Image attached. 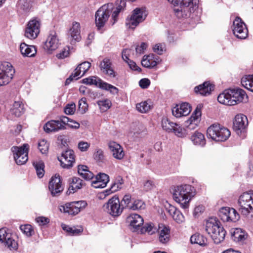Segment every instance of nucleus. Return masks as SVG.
Instances as JSON below:
<instances>
[{"instance_id":"42","label":"nucleus","mask_w":253,"mask_h":253,"mask_svg":"<svg viewBox=\"0 0 253 253\" xmlns=\"http://www.w3.org/2000/svg\"><path fill=\"white\" fill-rule=\"evenodd\" d=\"M241 84L247 89L253 92V75L243 78L241 80Z\"/></svg>"},{"instance_id":"37","label":"nucleus","mask_w":253,"mask_h":253,"mask_svg":"<svg viewBox=\"0 0 253 253\" xmlns=\"http://www.w3.org/2000/svg\"><path fill=\"white\" fill-rule=\"evenodd\" d=\"M78 171L79 174L86 180H89L93 178V174L88 169V168L86 166H79Z\"/></svg>"},{"instance_id":"2","label":"nucleus","mask_w":253,"mask_h":253,"mask_svg":"<svg viewBox=\"0 0 253 253\" xmlns=\"http://www.w3.org/2000/svg\"><path fill=\"white\" fill-rule=\"evenodd\" d=\"M195 194L196 190L194 187L189 184H183L174 187L173 197L182 208L187 209L189 207V202Z\"/></svg>"},{"instance_id":"17","label":"nucleus","mask_w":253,"mask_h":253,"mask_svg":"<svg viewBox=\"0 0 253 253\" xmlns=\"http://www.w3.org/2000/svg\"><path fill=\"white\" fill-rule=\"evenodd\" d=\"M59 45V41L57 34L52 31L50 32L44 42L43 48L48 53H51L58 47Z\"/></svg>"},{"instance_id":"18","label":"nucleus","mask_w":253,"mask_h":253,"mask_svg":"<svg viewBox=\"0 0 253 253\" xmlns=\"http://www.w3.org/2000/svg\"><path fill=\"white\" fill-rule=\"evenodd\" d=\"M68 39L72 44L81 41V26L79 22L72 23L68 33Z\"/></svg>"},{"instance_id":"55","label":"nucleus","mask_w":253,"mask_h":253,"mask_svg":"<svg viewBox=\"0 0 253 253\" xmlns=\"http://www.w3.org/2000/svg\"><path fill=\"white\" fill-rule=\"evenodd\" d=\"M48 147L49 144L47 143L46 140L43 139L39 141L38 148L42 154H46L48 150Z\"/></svg>"},{"instance_id":"20","label":"nucleus","mask_w":253,"mask_h":253,"mask_svg":"<svg viewBox=\"0 0 253 253\" xmlns=\"http://www.w3.org/2000/svg\"><path fill=\"white\" fill-rule=\"evenodd\" d=\"M48 187L53 196H57L63 191V187L61 185V178L59 175L55 174L51 177Z\"/></svg>"},{"instance_id":"45","label":"nucleus","mask_w":253,"mask_h":253,"mask_svg":"<svg viewBox=\"0 0 253 253\" xmlns=\"http://www.w3.org/2000/svg\"><path fill=\"white\" fill-rule=\"evenodd\" d=\"M124 183V180L121 177L117 178L114 182L112 184L110 188L106 192L110 191V193L116 192L122 188V185Z\"/></svg>"},{"instance_id":"22","label":"nucleus","mask_w":253,"mask_h":253,"mask_svg":"<svg viewBox=\"0 0 253 253\" xmlns=\"http://www.w3.org/2000/svg\"><path fill=\"white\" fill-rule=\"evenodd\" d=\"M191 111V106L187 103L177 104L172 109V115L176 118H180L189 115Z\"/></svg>"},{"instance_id":"7","label":"nucleus","mask_w":253,"mask_h":253,"mask_svg":"<svg viewBox=\"0 0 253 253\" xmlns=\"http://www.w3.org/2000/svg\"><path fill=\"white\" fill-rule=\"evenodd\" d=\"M146 14L143 8H136L132 11V14L126 19V25L128 29H134L140 23L146 18Z\"/></svg>"},{"instance_id":"5","label":"nucleus","mask_w":253,"mask_h":253,"mask_svg":"<svg viewBox=\"0 0 253 253\" xmlns=\"http://www.w3.org/2000/svg\"><path fill=\"white\" fill-rule=\"evenodd\" d=\"M206 231L216 244L220 243L225 239L226 231L216 217H210L207 220Z\"/></svg>"},{"instance_id":"30","label":"nucleus","mask_w":253,"mask_h":253,"mask_svg":"<svg viewBox=\"0 0 253 253\" xmlns=\"http://www.w3.org/2000/svg\"><path fill=\"white\" fill-rule=\"evenodd\" d=\"M90 66V63L87 61H85L80 64L75 70L74 77L76 78V79H79L82 77L88 70Z\"/></svg>"},{"instance_id":"6","label":"nucleus","mask_w":253,"mask_h":253,"mask_svg":"<svg viewBox=\"0 0 253 253\" xmlns=\"http://www.w3.org/2000/svg\"><path fill=\"white\" fill-rule=\"evenodd\" d=\"M230 134L228 129L218 124L211 125L207 131V137L215 141H225L229 137Z\"/></svg>"},{"instance_id":"43","label":"nucleus","mask_w":253,"mask_h":253,"mask_svg":"<svg viewBox=\"0 0 253 253\" xmlns=\"http://www.w3.org/2000/svg\"><path fill=\"white\" fill-rule=\"evenodd\" d=\"M151 101H145L137 104L136 105V108L139 112L145 113L151 109Z\"/></svg>"},{"instance_id":"53","label":"nucleus","mask_w":253,"mask_h":253,"mask_svg":"<svg viewBox=\"0 0 253 253\" xmlns=\"http://www.w3.org/2000/svg\"><path fill=\"white\" fill-rule=\"evenodd\" d=\"M20 229L28 237L31 236L34 232L32 226L29 224L22 225Z\"/></svg>"},{"instance_id":"26","label":"nucleus","mask_w":253,"mask_h":253,"mask_svg":"<svg viewBox=\"0 0 253 253\" xmlns=\"http://www.w3.org/2000/svg\"><path fill=\"white\" fill-rule=\"evenodd\" d=\"M64 128L65 126L62 121L51 120L43 126L44 130L47 133L58 131Z\"/></svg>"},{"instance_id":"24","label":"nucleus","mask_w":253,"mask_h":253,"mask_svg":"<svg viewBox=\"0 0 253 253\" xmlns=\"http://www.w3.org/2000/svg\"><path fill=\"white\" fill-rule=\"evenodd\" d=\"M99 68L102 73L110 78H115L116 73L112 67V64L110 60L108 58H104L100 63Z\"/></svg>"},{"instance_id":"4","label":"nucleus","mask_w":253,"mask_h":253,"mask_svg":"<svg viewBox=\"0 0 253 253\" xmlns=\"http://www.w3.org/2000/svg\"><path fill=\"white\" fill-rule=\"evenodd\" d=\"M174 7L173 11L178 18H186L191 16L197 8V0H168Z\"/></svg>"},{"instance_id":"23","label":"nucleus","mask_w":253,"mask_h":253,"mask_svg":"<svg viewBox=\"0 0 253 253\" xmlns=\"http://www.w3.org/2000/svg\"><path fill=\"white\" fill-rule=\"evenodd\" d=\"M108 145L114 158L118 160L123 159L125 156V152L122 146L114 141L109 142Z\"/></svg>"},{"instance_id":"29","label":"nucleus","mask_w":253,"mask_h":253,"mask_svg":"<svg viewBox=\"0 0 253 253\" xmlns=\"http://www.w3.org/2000/svg\"><path fill=\"white\" fill-rule=\"evenodd\" d=\"M213 89V86L210 83L206 82L195 87L194 90L196 93H199L202 95L207 96L209 95L211 91Z\"/></svg>"},{"instance_id":"46","label":"nucleus","mask_w":253,"mask_h":253,"mask_svg":"<svg viewBox=\"0 0 253 253\" xmlns=\"http://www.w3.org/2000/svg\"><path fill=\"white\" fill-rule=\"evenodd\" d=\"M232 236L234 240L240 241L246 239L247 234L242 229L236 228L233 233Z\"/></svg>"},{"instance_id":"14","label":"nucleus","mask_w":253,"mask_h":253,"mask_svg":"<svg viewBox=\"0 0 253 253\" xmlns=\"http://www.w3.org/2000/svg\"><path fill=\"white\" fill-rule=\"evenodd\" d=\"M40 20L37 18L31 19L28 23L25 36L30 39H34L40 33Z\"/></svg>"},{"instance_id":"39","label":"nucleus","mask_w":253,"mask_h":253,"mask_svg":"<svg viewBox=\"0 0 253 253\" xmlns=\"http://www.w3.org/2000/svg\"><path fill=\"white\" fill-rule=\"evenodd\" d=\"M190 242L192 244H197L202 246L207 245V239L200 234H194L190 238Z\"/></svg>"},{"instance_id":"60","label":"nucleus","mask_w":253,"mask_h":253,"mask_svg":"<svg viewBox=\"0 0 253 253\" xmlns=\"http://www.w3.org/2000/svg\"><path fill=\"white\" fill-rule=\"evenodd\" d=\"M90 146V144L87 142L80 141L78 143V148L82 152L86 151Z\"/></svg>"},{"instance_id":"48","label":"nucleus","mask_w":253,"mask_h":253,"mask_svg":"<svg viewBox=\"0 0 253 253\" xmlns=\"http://www.w3.org/2000/svg\"><path fill=\"white\" fill-rule=\"evenodd\" d=\"M172 131L178 137H184L188 134V132H187L186 128H182L177 124H176V125H174V127H173V129H172Z\"/></svg>"},{"instance_id":"36","label":"nucleus","mask_w":253,"mask_h":253,"mask_svg":"<svg viewBox=\"0 0 253 253\" xmlns=\"http://www.w3.org/2000/svg\"><path fill=\"white\" fill-rule=\"evenodd\" d=\"M11 112L15 117L21 116L24 112V104L20 101H15L13 104Z\"/></svg>"},{"instance_id":"21","label":"nucleus","mask_w":253,"mask_h":253,"mask_svg":"<svg viewBox=\"0 0 253 253\" xmlns=\"http://www.w3.org/2000/svg\"><path fill=\"white\" fill-rule=\"evenodd\" d=\"M201 116V112L200 110L196 108L191 117L185 122V126L186 129H187V132L188 130H193L197 127L200 121Z\"/></svg>"},{"instance_id":"54","label":"nucleus","mask_w":253,"mask_h":253,"mask_svg":"<svg viewBox=\"0 0 253 253\" xmlns=\"http://www.w3.org/2000/svg\"><path fill=\"white\" fill-rule=\"evenodd\" d=\"M62 121L63 123V125L67 124L68 126L71 128H78L80 127L79 123L75 121L70 120V119L68 117H63L62 119Z\"/></svg>"},{"instance_id":"58","label":"nucleus","mask_w":253,"mask_h":253,"mask_svg":"<svg viewBox=\"0 0 253 253\" xmlns=\"http://www.w3.org/2000/svg\"><path fill=\"white\" fill-rule=\"evenodd\" d=\"M76 110V105L74 103L68 104L64 109L65 113L67 115L73 114Z\"/></svg>"},{"instance_id":"50","label":"nucleus","mask_w":253,"mask_h":253,"mask_svg":"<svg viewBox=\"0 0 253 253\" xmlns=\"http://www.w3.org/2000/svg\"><path fill=\"white\" fill-rule=\"evenodd\" d=\"M145 207V205L141 200H136L133 201L131 204V207H129V209L132 210H138L144 209Z\"/></svg>"},{"instance_id":"61","label":"nucleus","mask_w":253,"mask_h":253,"mask_svg":"<svg viewBox=\"0 0 253 253\" xmlns=\"http://www.w3.org/2000/svg\"><path fill=\"white\" fill-rule=\"evenodd\" d=\"M139 84L142 88H147L150 84V81L147 78L142 79L140 80Z\"/></svg>"},{"instance_id":"11","label":"nucleus","mask_w":253,"mask_h":253,"mask_svg":"<svg viewBox=\"0 0 253 253\" xmlns=\"http://www.w3.org/2000/svg\"><path fill=\"white\" fill-rule=\"evenodd\" d=\"M14 73V70L10 63L4 62L1 63L0 65V86L8 84Z\"/></svg>"},{"instance_id":"41","label":"nucleus","mask_w":253,"mask_h":253,"mask_svg":"<svg viewBox=\"0 0 253 253\" xmlns=\"http://www.w3.org/2000/svg\"><path fill=\"white\" fill-rule=\"evenodd\" d=\"M61 227L62 229L66 231L69 235H78L83 231L82 227L77 228L75 227H70L65 224H62Z\"/></svg>"},{"instance_id":"25","label":"nucleus","mask_w":253,"mask_h":253,"mask_svg":"<svg viewBox=\"0 0 253 253\" xmlns=\"http://www.w3.org/2000/svg\"><path fill=\"white\" fill-rule=\"evenodd\" d=\"M158 240L162 244L167 243L170 238V228L163 224H159L157 230Z\"/></svg>"},{"instance_id":"34","label":"nucleus","mask_w":253,"mask_h":253,"mask_svg":"<svg viewBox=\"0 0 253 253\" xmlns=\"http://www.w3.org/2000/svg\"><path fill=\"white\" fill-rule=\"evenodd\" d=\"M156 60L153 54L144 55L141 60V64L144 67L152 68L157 65Z\"/></svg>"},{"instance_id":"63","label":"nucleus","mask_w":253,"mask_h":253,"mask_svg":"<svg viewBox=\"0 0 253 253\" xmlns=\"http://www.w3.org/2000/svg\"><path fill=\"white\" fill-rule=\"evenodd\" d=\"M111 84L99 79L98 86L101 89L108 91Z\"/></svg>"},{"instance_id":"33","label":"nucleus","mask_w":253,"mask_h":253,"mask_svg":"<svg viewBox=\"0 0 253 253\" xmlns=\"http://www.w3.org/2000/svg\"><path fill=\"white\" fill-rule=\"evenodd\" d=\"M130 225L135 230L140 227L143 223V218L138 214H132L128 217Z\"/></svg>"},{"instance_id":"13","label":"nucleus","mask_w":253,"mask_h":253,"mask_svg":"<svg viewBox=\"0 0 253 253\" xmlns=\"http://www.w3.org/2000/svg\"><path fill=\"white\" fill-rule=\"evenodd\" d=\"M233 34L237 38L245 39L247 37L248 30L245 24L240 17H236L233 21Z\"/></svg>"},{"instance_id":"28","label":"nucleus","mask_w":253,"mask_h":253,"mask_svg":"<svg viewBox=\"0 0 253 253\" xmlns=\"http://www.w3.org/2000/svg\"><path fill=\"white\" fill-rule=\"evenodd\" d=\"M109 181V176L105 173H100L96 175L91 182V185L95 188L105 187Z\"/></svg>"},{"instance_id":"9","label":"nucleus","mask_w":253,"mask_h":253,"mask_svg":"<svg viewBox=\"0 0 253 253\" xmlns=\"http://www.w3.org/2000/svg\"><path fill=\"white\" fill-rule=\"evenodd\" d=\"M103 210L113 216H119L123 212L120 201L117 196L110 199L103 206Z\"/></svg>"},{"instance_id":"51","label":"nucleus","mask_w":253,"mask_h":253,"mask_svg":"<svg viewBox=\"0 0 253 253\" xmlns=\"http://www.w3.org/2000/svg\"><path fill=\"white\" fill-rule=\"evenodd\" d=\"M121 206L123 208V210L125 208L129 209V207H131V196L129 194L125 195L122 201L120 202Z\"/></svg>"},{"instance_id":"15","label":"nucleus","mask_w":253,"mask_h":253,"mask_svg":"<svg viewBox=\"0 0 253 253\" xmlns=\"http://www.w3.org/2000/svg\"><path fill=\"white\" fill-rule=\"evenodd\" d=\"M221 219L224 222H236L240 218V215L233 208L229 207L222 208L219 212Z\"/></svg>"},{"instance_id":"10","label":"nucleus","mask_w":253,"mask_h":253,"mask_svg":"<svg viewBox=\"0 0 253 253\" xmlns=\"http://www.w3.org/2000/svg\"><path fill=\"white\" fill-rule=\"evenodd\" d=\"M238 202L244 215H247L253 211V193H244L240 196Z\"/></svg>"},{"instance_id":"16","label":"nucleus","mask_w":253,"mask_h":253,"mask_svg":"<svg viewBox=\"0 0 253 253\" xmlns=\"http://www.w3.org/2000/svg\"><path fill=\"white\" fill-rule=\"evenodd\" d=\"M11 236V234L8 233L5 228L0 229V241L10 250H16L18 248V244Z\"/></svg>"},{"instance_id":"64","label":"nucleus","mask_w":253,"mask_h":253,"mask_svg":"<svg viewBox=\"0 0 253 253\" xmlns=\"http://www.w3.org/2000/svg\"><path fill=\"white\" fill-rule=\"evenodd\" d=\"M126 62L128 64L129 67H130V68L131 69L134 70V71H137L138 72L141 71V68H139L138 66H137L136 63L134 62H133V61L129 59Z\"/></svg>"},{"instance_id":"59","label":"nucleus","mask_w":253,"mask_h":253,"mask_svg":"<svg viewBox=\"0 0 253 253\" xmlns=\"http://www.w3.org/2000/svg\"><path fill=\"white\" fill-rule=\"evenodd\" d=\"M94 159L99 162L103 161L104 159V152L102 150L99 149L96 150L94 154Z\"/></svg>"},{"instance_id":"1","label":"nucleus","mask_w":253,"mask_h":253,"mask_svg":"<svg viewBox=\"0 0 253 253\" xmlns=\"http://www.w3.org/2000/svg\"><path fill=\"white\" fill-rule=\"evenodd\" d=\"M126 6L124 0H117L115 4L108 3L100 7L95 13V22L98 29L104 26L112 13L111 22L114 25L118 21L119 13Z\"/></svg>"},{"instance_id":"31","label":"nucleus","mask_w":253,"mask_h":253,"mask_svg":"<svg viewBox=\"0 0 253 253\" xmlns=\"http://www.w3.org/2000/svg\"><path fill=\"white\" fill-rule=\"evenodd\" d=\"M20 50L24 56L34 57L37 53L36 48L34 46L28 45L24 42L21 43Z\"/></svg>"},{"instance_id":"8","label":"nucleus","mask_w":253,"mask_h":253,"mask_svg":"<svg viewBox=\"0 0 253 253\" xmlns=\"http://www.w3.org/2000/svg\"><path fill=\"white\" fill-rule=\"evenodd\" d=\"M86 206L87 203L84 201H75L67 203L63 206H61L60 210L61 211L67 213L69 215H75L84 209Z\"/></svg>"},{"instance_id":"57","label":"nucleus","mask_w":253,"mask_h":253,"mask_svg":"<svg viewBox=\"0 0 253 253\" xmlns=\"http://www.w3.org/2000/svg\"><path fill=\"white\" fill-rule=\"evenodd\" d=\"M98 82L99 79L97 80L95 77L85 78L82 81V82L84 84L90 85L94 84L96 85H98Z\"/></svg>"},{"instance_id":"32","label":"nucleus","mask_w":253,"mask_h":253,"mask_svg":"<svg viewBox=\"0 0 253 253\" xmlns=\"http://www.w3.org/2000/svg\"><path fill=\"white\" fill-rule=\"evenodd\" d=\"M168 212L177 223H181L184 221V217L182 213L173 206H170Z\"/></svg>"},{"instance_id":"52","label":"nucleus","mask_w":253,"mask_h":253,"mask_svg":"<svg viewBox=\"0 0 253 253\" xmlns=\"http://www.w3.org/2000/svg\"><path fill=\"white\" fill-rule=\"evenodd\" d=\"M88 109V105L86 99L83 97L79 101V110L82 114L85 113Z\"/></svg>"},{"instance_id":"44","label":"nucleus","mask_w":253,"mask_h":253,"mask_svg":"<svg viewBox=\"0 0 253 253\" xmlns=\"http://www.w3.org/2000/svg\"><path fill=\"white\" fill-rule=\"evenodd\" d=\"M158 229L155 227L152 223H148L145 224L141 229V233L142 234L148 233L149 235H152L156 233Z\"/></svg>"},{"instance_id":"35","label":"nucleus","mask_w":253,"mask_h":253,"mask_svg":"<svg viewBox=\"0 0 253 253\" xmlns=\"http://www.w3.org/2000/svg\"><path fill=\"white\" fill-rule=\"evenodd\" d=\"M84 185L83 180L79 177H73L72 178L70 185L69 187L68 190L70 193H74L78 190L81 189Z\"/></svg>"},{"instance_id":"62","label":"nucleus","mask_w":253,"mask_h":253,"mask_svg":"<svg viewBox=\"0 0 253 253\" xmlns=\"http://www.w3.org/2000/svg\"><path fill=\"white\" fill-rule=\"evenodd\" d=\"M69 54V48H65L59 53L57 54L56 56L59 59H63L68 56Z\"/></svg>"},{"instance_id":"38","label":"nucleus","mask_w":253,"mask_h":253,"mask_svg":"<svg viewBox=\"0 0 253 253\" xmlns=\"http://www.w3.org/2000/svg\"><path fill=\"white\" fill-rule=\"evenodd\" d=\"M191 139L195 145L204 146L206 144V139L204 134L199 132H195L191 136Z\"/></svg>"},{"instance_id":"47","label":"nucleus","mask_w":253,"mask_h":253,"mask_svg":"<svg viewBox=\"0 0 253 253\" xmlns=\"http://www.w3.org/2000/svg\"><path fill=\"white\" fill-rule=\"evenodd\" d=\"M176 123H173L167 118H163L162 120V126L164 129L168 132H172Z\"/></svg>"},{"instance_id":"3","label":"nucleus","mask_w":253,"mask_h":253,"mask_svg":"<svg viewBox=\"0 0 253 253\" xmlns=\"http://www.w3.org/2000/svg\"><path fill=\"white\" fill-rule=\"evenodd\" d=\"M247 99V95L245 91L241 88L225 90L217 97V100L220 103L228 106L235 105L246 101Z\"/></svg>"},{"instance_id":"27","label":"nucleus","mask_w":253,"mask_h":253,"mask_svg":"<svg viewBox=\"0 0 253 253\" xmlns=\"http://www.w3.org/2000/svg\"><path fill=\"white\" fill-rule=\"evenodd\" d=\"M248 125V119L245 115L240 114L235 116L233 122V127L235 130H242L245 129Z\"/></svg>"},{"instance_id":"56","label":"nucleus","mask_w":253,"mask_h":253,"mask_svg":"<svg viewBox=\"0 0 253 253\" xmlns=\"http://www.w3.org/2000/svg\"><path fill=\"white\" fill-rule=\"evenodd\" d=\"M97 104L100 109L104 110L108 109L111 106V102L108 99L99 100L97 102Z\"/></svg>"},{"instance_id":"49","label":"nucleus","mask_w":253,"mask_h":253,"mask_svg":"<svg viewBox=\"0 0 253 253\" xmlns=\"http://www.w3.org/2000/svg\"><path fill=\"white\" fill-rule=\"evenodd\" d=\"M32 3V0H20L19 6L24 11H28L31 8Z\"/></svg>"},{"instance_id":"40","label":"nucleus","mask_w":253,"mask_h":253,"mask_svg":"<svg viewBox=\"0 0 253 253\" xmlns=\"http://www.w3.org/2000/svg\"><path fill=\"white\" fill-rule=\"evenodd\" d=\"M37 174L39 178H42L44 174V164L42 160L35 161L33 163Z\"/></svg>"},{"instance_id":"19","label":"nucleus","mask_w":253,"mask_h":253,"mask_svg":"<svg viewBox=\"0 0 253 253\" xmlns=\"http://www.w3.org/2000/svg\"><path fill=\"white\" fill-rule=\"evenodd\" d=\"M58 160L60 162L62 167L66 169L70 168L73 166V164L75 160L74 151L69 149L63 152Z\"/></svg>"},{"instance_id":"12","label":"nucleus","mask_w":253,"mask_h":253,"mask_svg":"<svg viewBox=\"0 0 253 253\" xmlns=\"http://www.w3.org/2000/svg\"><path fill=\"white\" fill-rule=\"evenodd\" d=\"M28 147L27 144H24L21 147L13 146L11 148L15 161L17 165H23L28 161Z\"/></svg>"}]
</instances>
